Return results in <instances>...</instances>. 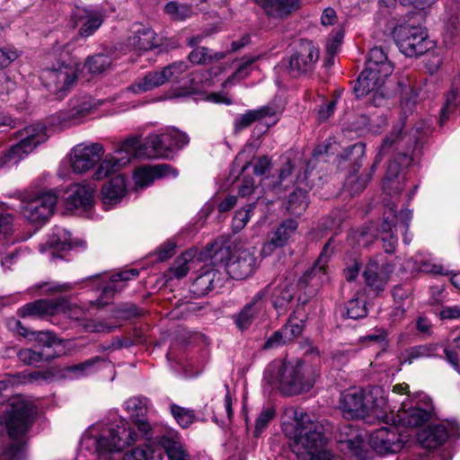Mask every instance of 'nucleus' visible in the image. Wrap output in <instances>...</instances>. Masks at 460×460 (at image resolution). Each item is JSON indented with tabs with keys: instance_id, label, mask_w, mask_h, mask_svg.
<instances>
[{
	"instance_id": "nucleus-57",
	"label": "nucleus",
	"mask_w": 460,
	"mask_h": 460,
	"mask_svg": "<svg viewBox=\"0 0 460 460\" xmlns=\"http://www.w3.org/2000/svg\"><path fill=\"white\" fill-rule=\"evenodd\" d=\"M307 206L306 192L300 188L293 191L288 199V209L292 213L300 214L306 209Z\"/></svg>"
},
{
	"instance_id": "nucleus-12",
	"label": "nucleus",
	"mask_w": 460,
	"mask_h": 460,
	"mask_svg": "<svg viewBox=\"0 0 460 460\" xmlns=\"http://www.w3.org/2000/svg\"><path fill=\"white\" fill-rule=\"evenodd\" d=\"M393 34L400 51L407 57L420 56L430 48L427 31L420 26L399 25Z\"/></svg>"
},
{
	"instance_id": "nucleus-32",
	"label": "nucleus",
	"mask_w": 460,
	"mask_h": 460,
	"mask_svg": "<svg viewBox=\"0 0 460 460\" xmlns=\"http://www.w3.org/2000/svg\"><path fill=\"white\" fill-rule=\"evenodd\" d=\"M74 17L76 22H82L78 33L84 38L93 35L104 20V14L102 11L90 9L77 8L74 13Z\"/></svg>"
},
{
	"instance_id": "nucleus-17",
	"label": "nucleus",
	"mask_w": 460,
	"mask_h": 460,
	"mask_svg": "<svg viewBox=\"0 0 460 460\" xmlns=\"http://www.w3.org/2000/svg\"><path fill=\"white\" fill-rule=\"evenodd\" d=\"M319 58V50L312 41L301 40L297 49L288 58L287 68L294 76H299L312 72Z\"/></svg>"
},
{
	"instance_id": "nucleus-44",
	"label": "nucleus",
	"mask_w": 460,
	"mask_h": 460,
	"mask_svg": "<svg viewBox=\"0 0 460 460\" xmlns=\"http://www.w3.org/2000/svg\"><path fill=\"white\" fill-rule=\"evenodd\" d=\"M46 245L54 252L70 250L73 247L71 234L66 229L58 228L56 232L49 236Z\"/></svg>"
},
{
	"instance_id": "nucleus-39",
	"label": "nucleus",
	"mask_w": 460,
	"mask_h": 460,
	"mask_svg": "<svg viewBox=\"0 0 460 460\" xmlns=\"http://www.w3.org/2000/svg\"><path fill=\"white\" fill-rule=\"evenodd\" d=\"M366 157V145L358 142L346 148L337 156L339 165L348 163L354 173L361 168L363 160Z\"/></svg>"
},
{
	"instance_id": "nucleus-53",
	"label": "nucleus",
	"mask_w": 460,
	"mask_h": 460,
	"mask_svg": "<svg viewBox=\"0 0 460 460\" xmlns=\"http://www.w3.org/2000/svg\"><path fill=\"white\" fill-rule=\"evenodd\" d=\"M346 315L348 318L358 320L367 315L366 301L359 299L358 296L349 300L345 306Z\"/></svg>"
},
{
	"instance_id": "nucleus-37",
	"label": "nucleus",
	"mask_w": 460,
	"mask_h": 460,
	"mask_svg": "<svg viewBox=\"0 0 460 460\" xmlns=\"http://www.w3.org/2000/svg\"><path fill=\"white\" fill-rule=\"evenodd\" d=\"M105 361L103 357L96 356L79 364L64 367L62 375L66 378L79 379L97 372L100 368V365Z\"/></svg>"
},
{
	"instance_id": "nucleus-3",
	"label": "nucleus",
	"mask_w": 460,
	"mask_h": 460,
	"mask_svg": "<svg viewBox=\"0 0 460 460\" xmlns=\"http://www.w3.org/2000/svg\"><path fill=\"white\" fill-rule=\"evenodd\" d=\"M211 264L223 267L234 279H244L256 269L257 258L254 248H239L234 252L229 246L218 243L208 244Z\"/></svg>"
},
{
	"instance_id": "nucleus-8",
	"label": "nucleus",
	"mask_w": 460,
	"mask_h": 460,
	"mask_svg": "<svg viewBox=\"0 0 460 460\" xmlns=\"http://www.w3.org/2000/svg\"><path fill=\"white\" fill-rule=\"evenodd\" d=\"M137 439V433L128 425L117 426L103 431L100 437L84 435L83 445L87 448H93L98 455L112 452H120L127 447L134 444Z\"/></svg>"
},
{
	"instance_id": "nucleus-5",
	"label": "nucleus",
	"mask_w": 460,
	"mask_h": 460,
	"mask_svg": "<svg viewBox=\"0 0 460 460\" xmlns=\"http://www.w3.org/2000/svg\"><path fill=\"white\" fill-rule=\"evenodd\" d=\"M394 65L381 47L369 50L366 67L358 75L353 91L357 98L368 95L376 89H382L385 79L392 75Z\"/></svg>"
},
{
	"instance_id": "nucleus-50",
	"label": "nucleus",
	"mask_w": 460,
	"mask_h": 460,
	"mask_svg": "<svg viewBox=\"0 0 460 460\" xmlns=\"http://www.w3.org/2000/svg\"><path fill=\"white\" fill-rule=\"evenodd\" d=\"M412 158L407 153H400L392 160L387 167L385 173V180L388 181H394L399 176L403 167L411 164Z\"/></svg>"
},
{
	"instance_id": "nucleus-47",
	"label": "nucleus",
	"mask_w": 460,
	"mask_h": 460,
	"mask_svg": "<svg viewBox=\"0 0 460 460\" xmlns=\"http://www.w3.org/2000/svg\"><path fill=\"white\" fill-rule=\"evenodd\" d=\"M10 443L4 447L2 456L4 460H22L26 452L24 437L10 438Z\"/></svg>"
},
{
	"instance_id": "nucleus-55",
	"label": "nucleus",
	"mask_w": 460,
	"mask_h": 460,
	"mask_svg": "<svg viewBox=\"0 0 460 460\" xmlns=\"http://www.w3.org/2000/svg\"><path fill=\"white\" fill-rule=\"evenodd\" d=\"M160 453H155L149 447H137L131 451L126 453L122 460H159Z\"/></svg>"
},
{
	"instance_id": "nucleus-43",
	"label": "nucleus",
	"mask_w": 460,
	"mask_h": 460,
	"mask_svg": "<svg viewBox=\"0 0 460 460\" xmlns=\"http://www.w3.org/2000/svg\"><path fill=\"white\" fill-rule=\"evenodd\" d=\"M224 52L214 51L206 47L194 48L188 55V60L193 65H209L225 58Z\"/></svg>"
},
{
	"instance_id": "nucleus-48",
	"label": "nucleus",
	"mask_w": 460,
	"mask_h": 460,
	"mask_svg": "<svg viewBox=\"0 0 460 460\" xmlns=\"http://www.w3.org/2000/svg\"><path fill=\"white\" fill-rule=\"evenodd\" d=\"M18 358L20 361L26 365H37L40 362L51 360L55 358V353L33 349H22L18 352Z\"/></svg>"
},
{
	"instance_id": "nucleus-33",
	"label": "nucleus",
	"mask_w": 460,
	"mask_h": 460,
	"mask_svg": "<svg viewBox=\"0 0 460 460\" xmlns=\"http://www.w3.org/2000/svg\"><path fill=\"white\" fill-rule=\"evenodd\" d=\"M154 439L164 448L168 460H190L189 453L177 434L154 436Z\"/></svg>"
},
{
	"instance_id": "nucleus-6",
	"label": "nucleus",
	"mask_w": 460,
	"mask_h": 460,
	"mask_svg": "<svg viewBox=\"0 0 460 460\" xmlns=\"http://www.w3.org/2000/svg\"><path fill=\"white\" fill-rule=\"evenodd\" d=\"M148 157L144 143L137 136H130L122 141L112 154L105 156L93 173V179L100 181L128 164L133 158Z\"/></svg>"
},
{
	"instance_id": "nucleus-58",
	"label": "nucleus",
	"mask_w": 460,
	"mask_h": 460,
	"mask_svg": "<svg viewBox=\"0 0 460 460\" xmlns=\"http://www.w3.org/2000/svg\"><path fill=\"white\" fill-rule=\"evenodd\" d=\"M60 300L64 302V305L58 306V313L62 312L68 318L75 321L82 320L84 317L85 311L81 306L71 304L65 296L56 298V302H60Z\"/></svg>"
},
{
	"instance_id": "nucleus-59",
	"label": "nucleus",
	"mask_w": 460,
	"mask_h": 460,
	"mask_svg": "<svg viewBox=\"0 0 460 460\" xmlns=\"http://www.w3.org/2000/svg\"><path fill=\"white\" fill-rule=\"evenodd\" d=\"M189 66L184 61H176L162 68V72L165 75V82L172 80L179 82L181 75L185 73Z\"/></svg>"
},
{
	"instance_id": "nucleus-15",
	"label": "nucleus",
	"mask_w": 460,
	"mask_h": 460,
	"mask_svg": "<svg viewBox=\"0 0 460 460\" xmlns=\"http://www.w3.org/2000/svg\"><path fill=\"white\" fill-rule=\"evenodd\" d=\"M58 199L57 190L42 192L31 199L22 201L21 213L31 224H44L53 214Z\"/></svg>"
},
{
	"instance_id": "nucleus-49",
	"label": "nucleus",
	"mask_w": 460,
	"mask_h": 460,
	"mask_svg": "<svg viewBox=\"0 0 460 460\" xmlns=\"http://www.w3.org/2000/svg\"><path fill=\"white\" fill-rule=\"evenodd\" d=\"M31 341H35L41 349H51L55 346H60L62 341L58 339V335L51 331H35L31 333Z\"/></svg>"
},
{
	"instance_id": "nucleus-26",
	"label": "nucleus",
	"mask_w": 460,
	"mask_h": 460,
	"mask_svg": "<svg viewBox=\"0 0 460 460\" xmlns=\"http://www.w3.org/2000/svg\"><path fill=\"white\" fill-rule=\"evenodd\" d=\"M363 277L367 286L375 293L383 292L389 281L390 270L387 265H379L376 260L370 259L366 265Z\"/></svg>"
},
{
	"instance_id": "nucleus-20",
	"label": "nucleus",
	"mask_w": 460,
	"mask_h": 460,
	"mask_svg": "<svg viewBox=\"0 0 460 460\" xmlns=\"http://www.w3.org/2000/svg\"><path fill=\"white\" fill-rule=\"evenodd\" d=\"M101 100H94L91 96H83L75 100L70 106L69 111L56 113L51 118L53 125L66 126L70 119H80L92 113L93 111L102 105Z\"/></svg>"
},
{
	"instance_id": "nucleus-27",
	"label": "nucleus",
	"mask_w": 460,
	"mask_h": 460,
	"mask_svg": "<svg viewBox=\"0 0 460 460\" xmlns=\"http://www.w3.org/2000/svg\"><path fill=\"white\" fill-rule=\"evenodd\" d=\"M172 176H178V171L167 164H160L154 166H142L136 170L134 180L137 186L147 187L155 179Z\"/></svg>"
},
{
	"instance_id": "nucleus-35",
	"label": "nucleus",
	"mask_w": 460,
	"mask_h": 460,
	"mask_svg": "<svg viewBox=\"0 0 460 460\" xmlns=\"http://www.w3.org/2000/svg\"><path fill=\"white\" fill-rule=\"evenodd\" d=\"M126 181L122 175H116L103 184L101 199L103 205H115L121 201L126 194Z\"/></svg>"
},
{
	"instance_id": "nucleus-2",
	"label": "nucleus",
	"mask_w": 460,
	"mask_h": 460,
	"mask_svg": "<svg viewBox=\"0 0 460 460\" xmlns=\"http://www.w3.org/2000/svg\"><path fill=\"white\" fill-rule=\"evenodd\" d=\"M355 432L350 437L341 438L338 442L342 451L357 460H371L372 453L368 445L379 455L398 453L403 447L407 438L399 431L396 424L373 431L368 443L356 430Z\"/></svg>"
},
{
	"instance_id": "nucleus-22",
	"label": "nucleus",
	"mask_w": 460,
	"mask_h": 460,
	"mask_svg": "<svg viewBox=\"0 0 460 460\" xmlns=\"http://www.w3.org/2000/svg\"><path fill=\"white\" fill-rule=\"evenodd\" d=\"M279 108L274 103H270L255 110H249L244 114H241L234 119V130L239 132L256 121H262L267 119L271 120L265 123L266 128H269L279 121Z\"/></svg>"
},
{
	"instance_id": "nucleus-46",
	"label": "nucleus",
	"mask_w": 460,
	"mask_h": 460,
	"mask_svg": "<svg viewBox=\"0 0 460 460\" xmlns=\"http://www.w3.org/2000/svg\"><path fill=\"white\" fill-rule=\"evenodd\" d=\"M164 11L173 21H185L194 13L191 4H181L176 1L168 2L164 7Z\"/></svg>"
},
{
	"instance_id": "nucleus-24",
	"label": "nucleus",
	"mask_w": 460,
	"mask_h": 460,
	"mask_svg": "<svg viewBox=\"0 0 460 460\" xmlns=\"http://www.w3.org/2000/svg\"><path fill=\"white\" fill-rule=\"evenodd\" d=\"M211 264L203 269V271L193 280L190 291L195 297L206 296L217 287H221L224 281V274Z\"/></svg>"
},
{
	"instance_id": "nucleus-7",
	"label": "nucleus",
	"mask_w": 460,
	"mask_h": 460,
	"mask_svg": "<svg viewBox=\"0 0 460 460\" xmlns=\"http://www.w3.org/2000/svg\"><path fill=\"white\" fill-rule=\"evenodd\" d=\"M37 408L33 402L20 397L13 398L0 415V425L6 429L9 438L24 437L31 428Z\"/></svg>"
},
{
	"instance_id": "nucleus-11",
	"label": "nucleus",
	"mask_w": 460,
	"mask_h": 460,
	"mask_svg": "<svg viewBox=\"0 0 460 460\" xmlns=\"http://www.w3.org/2000/svg\"><path fill=\"white\" fill-rule=\"evenodd\" d=\"M190 138L187 134L177 128H167L161 134L149 135L144 142V147L147 150L148 158H168L176 150L187 146Z\"/></svg>"
},
{
	"instance_id": "nucleus-10",
	"label": "nucleus",
	"mask_w": 460,
	"mask_h": 460,
	"mask_svg": "<svg viewBox=\"0 0 460 460\" xmlns=\"http://www.w3.org/2000/svg\"><path fill=\"white\" fill-rule=\"evenodd\" d=\"M18 134L21 137L20 142L12 146L0 156V168L9 163H18L48 138L46 128L40 124L25 127Z\"/></svg>"
},
{
	"instance_id": "nucleus-4",
	"label": "nucleus",
	"mask_w": 460,
	"mask_h": 460,
	"mask_svg": "<svg viewBox=\"0 0 460 460\" xmlns=\"http://www.w3.org/2000/svg\"><path fill=\"white\" fill-rule=\"evenodd\" d=\"M385 400L376 398L374 394L362 388H349L341 394L340 409L343 416L351 420H363L367 417L376 418L387 422L390 418L383 409Z\"/></svg>"
},
{
	"instance_id": "nucleus-38",
	"label": "nucleus",
	"mask_w": 460,
	"mask_h": 460,
	"mask_svg": "<svg viewBox=\"0 0 460 460\" xmlns=\"http://www.w3.org/2000/svg\"><path fill=\"white\" fill-rule=\"evenodd\" d=\"M128 45L137 50L147 51L156 48L159 43L157 35L150 27L140 26L128 39Z\"/></svg>"
},
{
	"instance_id": "nucleus-63",
	"label": "nucleus",
	"mask_w": 460,
	"mask_h": 460,
	"mask_svg": "<svg viewBox=\"0 0 460 460\" xmlns=\"http://www.w3.org/2000/svg\"><path fill=\"white\" fill-rule=\"evenodd\" d=\"M287 338L284 336L282 327L272 332V334L265 341L262 349L265 350L273 349L288 343Z\"/></svg>"
},
{
	"instance_id": "nucleus-52",
	"label": "nucleus",
	"mask_w": 460,
	"mask_h": 460,
	"mask_svg": "<svg viewBox=\"0 0 460 460\" xmlns=\"http://www.w3.org/2000/svg\"><path fill=\"white\" fill-rule=\"evenodd\" d=\"M170 409L172 415L181 428L186 429L194 422L196 416L193 410L179 406L175 403H172Z\"/></svg>"
},
{
	"instance_id": "nucleus-42",
	"label": "nucleus",
	"mask_w": 460,
	"mask_h": 460,
	"mask_svg": "<svg viewBox=\"0 0 460 460\" xmlns=\"http://www.w3.org/2000/svg\"><path fill=\"white\" fill-rule=\"evenodd\" d=\"M329 281L327 268L316 262L307 270L300 279V283L311 287L314 291Z\"/></svg>"
},
{
	"instance_id": "nucleus-36",
	"label": "nucleus",
	"mask_w": 460,
	"mask_h": 460,
	"mask_svg": "<svg viewBox=\"0 0 460 460\" xmlns=\"http://www.w3.org/2000/svg\"><path fill=\"white\" fill-rule=\"evenodd\" d=\"M449 437V431L442 424L429 425L418 435L420 444L429 449H434L444 444Z\"/></svg>"
},
{
	"instance_id": "nucleus-30",
	"label": "nucleus",
	"mask_w": 460,
	"mask_h": 460,
	"mask_svg": "<svg viewBox=\"0 0 460 460\" xmlns=\"http://www.w3.org/2000/svg\"><path fill=\"white\" fill-rule=\"evenodd\" d=\"M298 224L294 219L284 220L274 231L270 240L263 245L262 253L269 255L277 248L285 246L295 234Z\"/></svg>"
},
{
	"instance_id": "nucleus-31",
	"label": "nucleus",
	"mask_w": 460,
	"mask_h": 460,
	"mask_svg": "<svg viewBox=\"0 0 460 460\" xmlns=\"http://www.w3.org/2000/svg\"><path fill=\"white\" fill-rule=\"evenodd\" d=\"M62 303V300L56 302V299H38L21 306L17 314L22 318L53 315L58 313V306H61Z\"/></svg>"
},
{
	"instance_id": "nucleus-56",
	"label": "nucleus",
	"mask_w": 460,
	"mask_h": 460,
	"mask_svg": "<svg viewBox=\"0 0 460 460\" xmlns=\"http://www.w3.org/2000/svg\"><path fill=\"white\" fill-rule=\"evenodd\" d=\"M276 411L273 407L263 408L255 420L253 434L259 438L268 428L270 422L275 418Z\"/></svg>"
},
{
	"instance_id": "nucleus-13",
	"label": "nucleus",
	"mask_w": 460,
	"mask_h": 460,
	"mask_svg": "<svg viewBox=\"0 0 460 460\" xmlns=\"http://www.w3.org/2000/svg\"><path fill=\"white\" fill-rule=\"evenodd\" d=\"M403 127L404 122L397 123L394 126L392 131L385 137L381 146H379L378 153L376 155L375 161L369 172L361 174V176L357 180H354L352 175L348 177L345 183V188L348 190V191L350 192L351 195L359 194L367 187L383 156L389 151L393 145L398 144L402 140Z\"/></svg>"
},
{
	"instance_id": "nucleus-9",
	"label": "nucleus",
	"mask_w": 460,
	"mask_h": 460,
	"mask_svg": "<svg viewBox=\"0 0 460 460\" xmlns=\"http://www.w3.org/2000/svg\"><path fill=\"white\" fill-rule=\"evenodd\" d=\"M396 215L391 209L388 214L384 213L383 221L379 223L370 222L361 230H357L352 234L358 246L367 247L370 245L376 239L380 238L383 242V247L386 253H394L395 252L398 237L394 234V219Z\"/></svg>"
},
{
	"instance_id": "nucleus-18",
	"label": "nucleus",
	"mask_w": 460,
	"mask_h": 460,
	"mask_svg": "<svg viewBox=\"0 0 460 460\" xmlns=\"http://www.w3.org/2000/svg\"><path fill=\"white\" fill-rule=\"evenodd\" d=\"M269 288L270 286H266L260 289L248 303L236 314H233L232 319L239 331L244 332L248 330L261 314H263L267 296L270 294Z\"/></svg>"
},
{
	"instance_id": "nucleus-40",
	"label": "nucleus",
	"mask_w": 460,
	"mask_h": 460,
	"mask_svg": "<svg viewBox=\"0 0 460 460\" xmlns=\"http://www.w3.org/2000/svg\"><path fill=\"white\" fill-rule=\"evenodd\" d=\"M261 7L268 16L284 18L300 7V0H264Z\"/></svg>"
},
{
	"instance_id": "nucleus-41",
	"label": "nucleus",
	"mask_w": 460,
	"mask_h": 460,
	"mask_svg": "<svg viewBox=\"0 0 460 460\" xmlns=\"http://www.w3.org/2000/svg\"><path fill=\"white\" fill-rule=\"evenodd\" d=\"M439 347V343L434 342L410 347L402 354V364L411 365L420 358L437 357Z\"/></svg>"
},
{
	"instance_id": "nucleus-64",
	"label": "nucleus",
	"mask_w": 460,
	"mask_h": 460,
	"mask_svg": "<svg viewBox=\"0 0 460 460\" xmlns=\"http://www.w3.org/2000/svg\"><path fill=\"white\" fill-rule=\"evenodd\" d=\"M177 244L172 240H167L162 243L156 251L157 261H164L175 254Z\"/></svg>"
},
{
	"instance_id": "nucleus-21",
	"label": "nucleus",
	"mask_w": 460,
	"mask_h": 460,
	"mask_svg": "<svg viewBox=\"0 0 460 460\" xmlns=\"http://www.w3.org/2000/svg\"><path fill=\"white\" fill-rule=\"evenodd\" d=\"M269 290L271 292V303L279 314L287 313L296 294V285L295 282L286 277H282L279 281L271 282Z\"/></svg>"
},
{
	"instance_id": "nucleus-16",
	"label": "nucleus",
	"mask_w": 460,
	"mask_h": 460,
	"mask_svg": "<svg viewBox=\"0 0 460 460\" xmlns=\"http://www.w3.org/2000/svg\"><path fill=\"white\" fill-rule=\"evenodd\" d=\"M295 443L314 456V460L319 454L324 452H317L323 446V435L317 429V425L311 420L306 413H300V418L297 419L295 429ZM325 452L328 453V451ZM329 454L331 453L329 452Z\"/></svg>"
},
{
	"instance_id": "nucleus-23",
	"label": "nucleus",
	"mask_w": 460,
	"mask_h": 460,
	"mask_svg": "<svg viewBox=\"0 0 460 460\" xmlns=\"http://www.w3.org/2000/svg\"><path fill=\"white\" fill-rule=\"evenodd\" d=\"M148 399L146 397H132L125 402V408L134 420L138 431L146 440L154 439V430L146 420Z\"/></svg>"
},
{
	"instance_id": "nucleus-51",
	"label": "nucleus",
	"mask_w": 460,
	"mask_h": 460,
	"mask_svg": "<svg viewBox=\"0 0 460 460\" xmlns=\"http://www.w3.org/2000/svg\"><path fill=\"white\" fill-rule=\"evenodd\" d=\"M459 92H460V79L456 78L453 81L450 92L447 95V99H446L444 107L441 109V115H440V119H439L441 126L447 121L449 114L456 108V101L457 99Z\"/></svg>"
},
{
	"instance_id": "nucleus-28",
	"label": "nucleus",
	"mask_w": 460,
	"mask_h": 460,
	"mask_svg": "<svg viewBox=\"0 0 460 460\" xmlns=\"http://www.w3.org/2000/svg\"><path fill=\"white\" fill-rule=\"evenodd\" d=\"M95 190L89 184H75L70 187L66 197V208L68 210L92 207Z\"/></svg>"
},
{
	"instance_id": "nucleus-62",
	"label": "nucleus",
	"mask_w": 460,
	"mask_h": 460,
	"mask_svg": "<svg viewBox=\"0 0 460 460\" xmlns=\"http://www.w3.org/2000/svg\"><path fill=\"white\" fill-rule=\"evenodd\" d=\"M304 328L305 323L302 320L299 323H292L289 319L288 323L282 326L284 336L287 338L288 342L299 337L302 334Z\"/></svg>"
},
{
	"instance_id": "nucleus-14",
	"label": "nucleus",
	"mask_w": 460,
	"mask_h": 460,
	"mask_svg": "<svg viewBox=\"0 0 460 460\" xmlns=\"http://www.w3.org/2000/svg\"><path fill=\"white\" fill-rule=\"evenodd\" d=\"M40 79L50 93L63 99L77 81L76 69L73 65L62 62L58 67L45 69Z\"/></svg>"
},
{
	"instance_id": "nucleus-34",
	"label": "nucleus",
	"mask_w": 460,
	"mask_h": 460,
	"mask_svg": "<svg viewBox=\"0 0 460 460\" xmlns=\"http://www.w3.org/2000/svg\"><path fill=\"white\" fill-rule=\"evenodd\" d=\"M197 261H200V254L195 248H190L176 258L169 269V278L181 279L194 268Z\"/></svg>"
},
{
	"instance_id": "nucleus-1",
	"label": "nucleus",
	"mask_w": 460,
	"mask_h": 460,
	"mask_svg": "<svg viewBox=\"0 0 460 460\" xmlns=\"http://www.w3.org/2000/svg\"><path fill=\"white\" fill-rule=\"evenodd\" d=\"M317 374L301 361L275 359L265 368L263 384L283 395L292 396L308 392L316 381Z\"/></svg>"
},
{
	"instance_id": "nucleus-25",
	"label": "nucleus",
	"mask_w": 460,
	"mask_h": 460,
	"mask_svg": "<svg viewBox=\"0 0 460 460\" xmlns=\"http://www.w3.org/2000/svg\"><path fill=\"white\" fill-rule=\"evenodd\" d=\"M389 417L388 421L385 422L388 424L401 425L403 427H420L425 424L429 419V413L419 407H409L406 408L405 404L402 403V407L398 410L396 415L394 413H387Z\"/></svg>"
},
{
	"instance_id": "nucleus-29",
	"label": "nucleus",
	"mask_w": 460,
	"mask_h": 460,
	"mask_svg": "<svg viewBox=\"0 0 460 460\" xmlns=\"http://www.w3.org/2000/svg\"><path fill=\"white\" fill-rule=\"evenodd\" d=\"M295 169V164L291 160H287L285 164L281 166L279 176L276 181L272 183V189L279 190V192H283L288 189H290L295 182L299 184H305V187H311L313 185L312 181L308 179V169L305 171L304 174H297L296 180L293 177V172Z\"/></svg>"
},
{
	"instance_id": "nucleus-60",
	"label": "nucleus",
	"mask_w": 460,
	"mask_h": 460,
	"mask_svg": "<svg viewBox=\"0 0 460 460\" xmlns=\"http://www.w3.org/2000/svg\"><path fill=\"white\" fill-rule=\"evenodd\" d=\"M257 59L258 58L256 57H243L234 73L228 78V81L232 79L242 80L246 78L252 73L253 64Z\"/></svg>"
},
{
	"instance_id": "nucleus-19",
	"label": "nucleus",
	"mask_w": 460,
	"mask_h": 460,
	"mask_svg": "<svg viewBox=\"0 0 460 460\" xmlns=\"http://www.w3.org/2000/svg\"><path fill=\"white\" fill-rule=\"evenodd\" d=\"M103 155L104 148L100 143L78 145L73 150L72 168L75 172H85L99 163Z\"/></svg>"
},
{
	"instance_id": "nucleus-61",
	"label": "nucleus",
	"mask_w": 460,
	"mask_h": 460,
	"mask_svg": "<svg viewBox=\"0 0 460 460\" xmlns=\"http://www.w3.org/2000/svg\"><path fill=\"white\" fill-rule=\"evenodd\" d=\"M114 313L118 318L129 320L134 317L141 316L144 311L134 304L125 303L118 305Z\"/></svg>"
},
{
	"instance_id": "nucleus-54",
	"label": "nucleus",
	"mask_w": 460,
	"mask_h": 460,
	"mask_svg": "<svg viewBox=\"0 0 460 460\" xmlns=\"http://www.w3.org/2000/svg\"><path fill=\"white\" fill-rule=\"evenodd\" d=\"M255 204H248L246 207L237 210L232 219V228L234 233H238L247 225L251 214L253 213Z\"/></svg>"
},
{
	"instance_id": "nucleus-45",
	"label": "nucleus",
	"mask_w": 460,
	"mask_h": 460,
	"mask_svg": "<svg viewBox=\"0 0 460 460\" xmlns=\"http://www.w3.org/2000/svg\"><path fill=\"white\" fill-rule=\"evenodd\" d=\"M112 58L107 53H99L87 58L84 67L91 74H102L111 67Z\"/></svg>"
}]
</instances>
